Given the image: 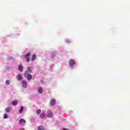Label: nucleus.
I'll return each mask as SVG.
<instances>
[{
    "mask_svg": "<svg viewBox=\"0 0 130 130\" xmlns=\"http://www.w3.org/2000/svg\"><path fill=\"white\" fill-rule=\"evenodd\" d=\"M35 58H36V55H33L32 56L31 58V61H33V60H35Z\"/></svg>",
    "mask_w": 130,
    "mask_h": 130,
    "instance_id": "4468645a",
    "label": "nucleus"
},
{
    "mask_svg": "<svg viewBox=\"0 0 130 130\" xmlns=\"http://www.w3.org/2000/svg\"><path fill=\"white\" fill-rule=\"evenodd\" d=\"M31 73V69L30 68H28V70L25 71L24 76L27 78V80H31L32 79V75L31 74H29Z\"/></svg>",
    "mask_w": 130,
    "mask_h": 130,
    "instance_id": "f257e3e1",
    "label": "nucleus"
},
{
    "mask_svg": "<svg viewBox=\"0 0 130 130\" xmlns=\"http://www.w3.org/2000/svg\"><path fill=\"white\" fill-rule=\"evenodd\" d=\"M29 56H30V53H28L27 54L24 55V58H26L27 62H29V61H30V57H29Z\"/></svg>",
    "mask_w": 130,
    "mask_h": 130,
    "instance_id": "f03ea898",
    "label": "nucleus"
},
{
    "mask_svg": "<svg viewBox=\"0 0 130 130\" xmlns=\"http://www.w3.org/2000/svg\"><path fill=\"white\" fill-rule=\"evenodd\" d=\"M22 86L23 88H27V82L26 81H22Z\"/></svg>",
    "mask_w": 130,
    "mask_h": 130,
    "instance_id": "39448f33",
    "label": "nucleus"
},
{
    "mask_svg": "<svg viewBox=\"0 0 130 130\" xmlns=\"http://www.w3.org/2000/svg\"><path fill=\"white\" fill-rule=\"evenodd\" d=\"M38 130H45L44 127L42 125L38 127Z\"/></svg>",
    "mask_w": 130,
    "mask_h": 130,
    "instance_id": "9d476101",
    "label": "nucleus"
},
{
    "mask_svg": "<svg viewBox=\"0 0 130 130\" xmlns=\"http://www.w3.org/2000/svg\"><path fill=\"white\" fill-rule=\"evenodd\" d=\"M3 118L4 119L8 118V115H7V114H5Z\"/></svg>",
    "mask_w": 130,
    "mask_h": 130,
    "instance_id": "6ab92c4d",
    "label": "nucleus"
},
{
    "mask_svg": "<svg viewBox=\"0 0 130 130\" xmlns=\"http://www.w3.org/2000/svg\"><path fill=\"white\" fill-rule=\"evenodd\" d=\"M18 69L20 72H23V66H22V65H19Z\"/></svg>",
    "mask_w": 130,
    "mask_h": 130,
    "instance_id": "9b49d317",
    "label": "nucleus"
},
{
    "mask_svg": "<svg viewBox=\"0 0 130 130\" xmlns=\"http://www.w3.org/2000/svg\"><path fill=\"white\" fill-rule=\"evenodd\" d=\"M51 105H52L53 106H54V105L55 104V100L54 99H52L51 101H50V102Z\"/></svg>",
    "mask_w": 130,
    "mask_h": 130,
    "instance_id": "423d86ee",
    "label": "nucleus"
},
{
    "mask_svg": "<svg viewBox=\"0 0 130 130\" xmlns=\"http://www.w3.org/2000/svg\"><path fill=\"white\" fill-rule=\"evenodd\" d=\"M19 123H26V121L24 119H20L19 120Z\"/></svg>",
    "mask_w": 130,
    "mask_h": 130,
    "instance_id": "1a4fd4ad",
    "label": "nucleus"
},
{
    "mask_svg": "<svg viewBox=\"0 0 130 130\" xmlns=\"http://www.w3.org/2000/svg\"><path fill=\"white\" fill-rule=\"evenodd\" d=\"M12 105H13L14 106H16L17 104H18V101H13L12 102Z\"/></svg>",
    "mask_w": 130,
    "mask_h": 130,
    "instance_id": "f8f14e48",
    "label": "nucleus"
},
{
    "mask_svg": "<svg viewBox=\"0 0 130 130\" xmlns=\"http://www.w3.org/2000/svg\"><path fill=\"white\" fill-rule=\"evenodd\" d=\"M38 93H40L41 94L43 92V88L42 87H39V89H38Z\"/></svg>",
    "mask_w": 130,
    "mask_h": 130,
    "instance_id": "6e6552de",
    "label": "nucleus"
},
{
    "mask_svg": "<svg viewBox=\"0 0 130 130\" xmlns=\"http://www.w3.org/2000/svg\"><path fill=\"white\" fill-rule=\"evenodd\" d=\"M6 85H10V80H7L6 81Z\"/></svg>",
    "mask_w": 130,
    "mask_h": 130,
    "instance_id": "a211bd4d",
    "label": "nucleus"
},
{
    "mask_svg": "<svg viewBox=\"0 0 130 130\" xmlns=\"http://www.w3.org/2000/svg\"><path fill=\"white\" fill-rule=\"evenodd\" d=\"M10 110H11V109L10 108V107H7L6 109V112H10Z\"/></svg>",
    "mask_w": 130,
    "mask_h": 130,
    "instance_id": "dca6fc26",
    "label": "nucleus"
},
{
    "mask_svg": "<svg viewBox=\"0 0 130 130\" xmlns=\"http://www.w3.org/2000/svg\"><path fill=\"white\" fill-rule=\"evenodd\" d=\"M40 118H44V117H45V114H44V113L41 114L40 115Z\"/></svg>",
    "mask_w": 130,
    "mask_h": 130,
    "instance_id": "ddd939ff",
    "label": "nucleus"
},
{
    "mask_svg": "<svg viewBox=\"0 0 130 130\" xmlns=\"http://www.w3.org/2000/svg\"><path fill=\"white\" fill-rule=\"evenodd\" d=\"M20 130H25V129L24 128H22L20 129Z\"/></svg>",
    "mask_w": 130,
    "mask_h": 130,
    "instance_id": "aec40b11",
    "label": "nucleus"
},
{
    "mask_svg": "<svg viewBox=\"0 0 130 130\" xmlns=\"http://www.w3.org/2000/svg\"><path fill=\"white\" fill-rule=\"evenodd\" d=\"M40 113H41V109H39L37 111V114H40Z\"/></svg>",
    "mask_w": 130,
    "mask_h": 130,
    "instance_id": "f3484780",
    "label": "nucleus"
},
{
    "mask_svg": "<svg viewBox=\"0 0 130 130\" xmlns=\"http://www.w3.org/2000/svg\"><path fill=\"white\" fill-rule=\"evenodd\" d=\"M69 63L70 66H74V65H75V62L74 60V59H71L69 60Z\"/></svg>",
    "mask_w": 130,
    "mask_h": 130,
    "instance_id": "7ed1b4c3",
    "label": "nucleus"
},
{
    "mask_svg": "<svg viewBox=\"0 0 130 130\" xmlns=\"http://www.w3.org/2000/svg\"><path fill=\"white\" fill-rule=\"evenodd\" d=\"M23 110H24V107H21L19 110V113H22Z\"/></svg>",
    "mask_w": 130,
    "mask_h": 130,
    "instance_id": "2eb2a0df",
    "label": "nucleus"
},
{
    "mask_svg": "<svg viewBox=\"0 0 130 130\" xmlns=\"http://www.w3.org/2000/svg\"><path fill=\"white\" fill-rule=\"evenodd\" d=\"M17 79L18 81H21L23 79V77H22V75H18L17 76Z\"/></svg>",
    "mask_w": 130,
    "mask_h": 130,
    "instance_id": "0eeeda50",
    "label": "nucleus"
},
{
    "mask_svg": "<svg viewBox=\"0 0 130 130\" xmlns=\"http://www.w3.org/2000/svg\"><path fill=\"white\" fill-rule=\"evenodd\" d=\"M47 117H52V113L50 111H47Z\"/></svg>",
    "mask_w": 130,
    "mask_h": 130,
    "instance_id": "20e7f679",
    "label": "nucleus"
}]
</instances>
